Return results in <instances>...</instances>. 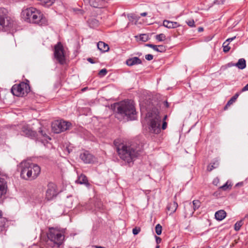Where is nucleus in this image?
I'll return each mask as SVG.
<instances>
[{
	"label": "nucleus",
	"mask_w": 248,
	"mask_h": 248,
	"mask_svg": "<svg viewBox=\"0 0 248 248\" xmlns=\"http://www.w3.org/2000/svg\"><path fill=\"white\" fill-rule=\"evenodd\" d=\"M30 91L29 85L25 82H21L19 84L14 85L12 89V93L17 96H23L27 94Z\"/></svg>",
	"instance_id": "obj_8"
},
{
	"label": "nucleus",
	"mask_w": 248,
	"mask_h": 248,
	"mask_svg": "<svg viewBox=\"0 0 248 248\" xmlns=\"http://www.w3.org/2000/svg\"><path fill=\"white\" fill-rule=\"evenodd\" d=\"M146 46L153 48L154 50L157 52H163L166 51L165 46L163 45L156 46L155 45L148 44H146Z\"/></svg>",
	"instance_id": "obj_18"
},
{
	"label": "nucleus",
	"mask_w": 248,
	"mask_h": 248,
	"mask_svg": "<svg viewBox=\"0 0 248 248\" xmlns=\"http://www.w3.org/2000/svg\"><path fill=\"white\" fill-rule=\"evenodd\" d=\"M142 63L141 60L137 57H132L128 59L125 63L129 66H132L135 65L140 64Z\"/></svg>",
	"instance_id": "obj_16"
},
{
	"label": "nucleus",
	"mask_w": 248,
	"mask_h": 248,
	"mask_svg": "<svg viewBox=\"0 0 248 248\" xmlns=\"http://www.w3.org/2000/svg\"><path fill=\"white\" fill-rule=\"evenodd\" d=\"M155 38L158 41H163L166 39V36L163 33H160L156 35Z\"/></svg>",
	"instance_id": "obj_29"
},
{
	"label": "nucleus",
	"mask_w": 248,
	"mask_h": 248,
	"mask_svg": "<svg viewBox=\"0 0 248 248\" xmlns=\"http://www.w3.org/2000/svg\"><path fill=\"white\" fill-rule=\"evenodd\" d=\"M140 228L136 227V228L133 229L132 232L134 235H137L140 232Z\"/></svg>",
	"instance_id": "obj_36"
},
{
	"label": "nucleus",
	"mask_w": 248,
	"mask_h": 248,
	"mask_svg": "<svg viewBox=\"0 0 248 248\" xmlns=\"http://www.w3.org/2000/svg\"><path fill=\"white\" fill-rule=\"evenodd\" d=\"M210 248V247H208V248Z\"/></svg>",
	"instance_id": "obj_59"
},
{
	"label": "nucleus",
	"mask_w": 248,
	"mask_h": 248,
	"mask_svg": "<svg viewBox=\"0 0 248 248\" xmlns=\"http://www.w3.org/2000/svg\"><path fill=\"white\" fill-rule=\"evenodd\" d=\"M167 115L164 116V117L163 119V121H166V119H167Z\"/></svg>",
	"instance_id": "obj_52"
},
{
	"label": "nucleus",
	"mask_w": 248,
	"mask_h": 248,
	"mask_svg": "<svg viewBox=\"0 0 248 248\" xmlns=\"http://www.w3.org/2000/svg\"><path fill=\"white\" fill-rule=\"evenodd\" d=\"M21 16L24 21L29 23L40 25L46 23V19L41 12L33 7H30L22 10Z\"/></svg>",
	"instance_id": "obj_2"
},
{
	"label": "nucleus",
	"mask_w": 248,
	"mask_h": 248,
	"mask_svg": "<svg viewBox=\"0 0 248 248\" xmlns=\"http://www.w3.org/2000/svg\"><path fill=\"white\" fill-rule=\"evenodd\" d=\"M58 193L56 185L53 183H48L46 191V198L48 201L51 200L56 197Z\"/></svg>",
	"instance_id": "obj_11"
},
{
	"label": "nucleus",
	"mask_w": 248,
	"mask_h": 248,
	"mask_svg": "<svg viewBox=\"0 0 248 248\" xmlns=\"http://www.w3.org/2000/svg\"><path fill=\"white\" fill-rule=\"evenodd\" d=\"M55 1V0H41L40 3L44 6L48 7L51 6Z\"/></svg>",
	"instance_id": "obj_25"
},
{
	"label": "nucleus",
	"mask_w": 248,
	"mask_h": 248,
	"mask_svg": "<svg viewBox=\"0 0 248 248\" xmlns=\"http://www.w3.org/2000/svg\"><path fill=\"white\" fill-rule=\"evenodd\" d=\"M147 13H146V12H143V13H142L140 14V16H147Z\"/></svg>",
	"instance_id": "obj_46"
},
{
	"label": "nucleus",
	"mask_w": 248,
	"mask_h": 248,
	"mask_svg": "<svg viewBox=\"0 0 248 248\" xmlns=\"http://www.w3.org/2000/svg\"><path fill=\"white\" fill-rule=\"evenodd\" d=\"M76 182L80 184L89 185L87 177L83 174H81L78 176V179L76 180Z\"/></svg>",
	"instance_id": "obj_22"
},
{
	"label": "nucleus",
	"mask_w": 248,
	"mask_h": 248,
	"mask_svg": "<svg viewBox=\"0 0 248 248\" xmlns=\"http://www.w3.org/2000/svg\"><path fill=\"white\" fill-rule=\"evenodd\" d=\"M96 248H105L104 247H101V246H95Z\"/></svg>",
	"instance_id": "obj_53"
},
{
	"label": "nucleus",
	"mask_w": 248,
	"mask_h": 248,
	"mask_svg": "<svg viewBox=\"0 0 248 248\" xmlns=\"http://www.w3.org/2000/svg\"><path fill=\"white\" fill-rule=\"evenodd\" d=\"M87 61H88V62H91V63H94V61H93V60L92 58H88V59H87Z\"/></svg>",
	"instance_id": "obj_44"
},
{
	"label": "nucleus",
	"mask_w": 248,
	"mask_h": 248,
	"mask_svg": "<svg viewBox=\"0 0 248 248\" xmlns=\"http://www.w3.org/2000/svg\"><path fill=\"white\" fill-rule=\"evenodd\" d=\"M222 46L223 47V51L225 53L230 50L231 47L229 46V43H227V42H224Z\"/></svg>",
	"instance_id": "obj_33"
},
{
	"label": "nucleus",
	"mask_w": 248,
	"mask_h": 248,
	"mask_svg": "<svg viewBox=\"0 0 248 248\" xmlns=\"http://www.w3.org/2000/svg\"><path fill=\"white\" fill-rule=\"evenodd\" d=\"M163 25L168 29H174L180 26L179 23L170 21L168 20H164L163 21Z\"/></svg>",
	"instance_id": "obj_17"
},
{
	"label": "nucleus",
	"mask_w": 248,
	"mask_h": 248,
	"mask_svg": "<svg viewBox=\"0 0 248 248\" xmlns=\"http://www.w3.org/2000/svg\"><path fill=\"white\" fill-rule=\"evenodd\" d=\"M162 226L160 224H158L156 225L155 228V232L157 235H160L162 232Z\"/></svg>",
	"instance_id": "obj_32"
},
{
	"label": "nucleus",
	"mask_w": 248,
	"mask_h": 248,
	"mask_svg": "<svg viewBox=\"0 0 248 248\" xmlns=\"http://www.w3.org/2000/svg\"><path fill=\"white\" fill-rule=\"evenodd\" d=\"M54 57L58 62L63 64L65 62L63 47L61 42H58L54 46Z\"/></svg>",
	"instance_id": "obj_10"
},
{
	"label": "nucleus",
	"mask_w": 248,
	"mask_h": 248,
	"mask_svg": "<svg viewBox=\"0 0 248 248\" xmlns=\"http://www.w3.org/2000/svg\"><path fill=\"white\" fill-rule=\"evenodd\" d=\"M80 158L85 163H92L95 160L94 156L87 151H85L80 154Z\"/></svg>",
	"instance_id": "obj_13"
},
{
	"label": "nucleus",
	"mask_w": 248,
	"mask_h": 248,
	"mask_svg": "<svg viewBox=\"0 0 248 248\" xmlns=\"http://www.w3.org/2000/svg\"><path fill=\"white\" fill-rule=\"evenodd\" d=\"M107 73V70L106 69H101L98 74L99 75V76L100 77H103L104 76H105Z\"/></svg>",
	"instance_id": "obj_35"
},
{
	"label": "nucleus",
	"mask_w": 248,
	"mask_h": 248,
	"mask_svg": "<svg viewBox=\"0 0 248 248\" xmlns=\"http://www.w3.org/2000/svg\"><path fill=\"white\" fill-rule=\"evenodd\" d=\"M167 123L166 121H163L162 125V129L164 130L167 128Z\"/></svg>",
	"instance_id": "obj_39"
},
{
	"label": "nucleus",
	"mask_w": 248,
	"mask_h": 248,
	"mask_svg": "<svg viewBox=\"0 0 248 248\" xmlns=\"http://www.w3.org/2000/svg\"><path fill=\"white\" fill-rule=\"evenodd\" d=\"M114 144L120 158L128 164L133 163L142 150V146L139 144L133 143L127 145L119 143L116 140Z\"/></svg>",
	"instance_id": "obj_1"
},
{
	"label": "nucleus",
	"mask_w": 248,
	"mask_h": 248,
	"mask_svg": "<svg viewBox=\"0 0 248 248\" xmlns=\"http://www.w3.org/2000/svg\"><path fill=\"white\" fill-rule=\"evenodd\" d=\"M71 123L64 121H56L52 124V130L55 133H60L69 129Z\"/></svg>",
	"instance_id": "obj_9"
},
{
	"label": "nucleus",
	"mask_w": 248,
	"mask_h": 248,
	"mask_svg": "<svg viewBox=\"0 0 248 248\" xmlns=\"http://www.w3.org/2000/svg\"><path fill=\"white\" fill-rule=\"evenodd\" d=\"M238 186H240L239 183H237V184H236V186H238Z\"/></svg>",
	"instance_id": "obj_56"
},
{
	"label": "nucleus",
	"mask_w": 248,
	"mask_h": 248,
	"mask_svg": "<svg viewBox=\"0 0 248 248\" xmlns=\"http://www.w3.org/2000/svg\"><path fill=\"white\" fill-rule=\"evenodd\" d=\"M116 117L120 119L125 118L127 120H135L136 118V111L135 107L130 101H124L117 105Z\"/></svg>",
	"instance_id": "obj_3"
},
{
	"label": "nucleus",
	"mask_w": 248,
	"mask_h": 248,
	"mask_svg": "<svg viewBox=\"0 0 248 248\" xmlns=\"http://www.w3.org/2000/svg\"><path fill=\"white\" fill-rule=\"evenodd\" d=\"M217 220V221H221L223 220L224 218H215Z\"/></svg>",
	"instance_id": "obj_51"
},
{
	"label": "nucleus",
	"mask_w": 248,
	"mask_h": 248,
	"mask_svg": "<svg viewBox=\"0 0 248 248\" xmlns=\"http://www.w3.org/2000/svg\"><path fill=\"white\" fill-rule=\"evenodd\" d=\"M153 55L152 54H147L145 55V58L148 61H151L153 59Z\"/></svg>",
	"instance_id": "obj_38"
},
{
	"label": "nucleus",
	"mask_w": 248,
	"mask_h": 248,
	"mask_svg": "<svg viewBox=\"0 0 248 248\" xmlns=\"http://www.w3.org/2000/svg\"><path fill=\"white\" fill-rule=\"evenodd\" d=\"M73 11L75 12L78 11L80 12L81 14H82V10L81 9H73Z\"/></svg>",
	"instance_id": "obj_45"
},
{
	"label": "nucleus",
	"mask_w": 248,
	"mask_h": 248,
	"mask_svg": "<svg viewBox=\"0 0 248 248\" xmlns=\"http://www.w3.org/2000/svg\"><path fill=\"white\" fill-rule=\"evenodd\" d=\"M174 198H175V199H176V196H174Z\"/></svg>",
	"instance_id": "obj_58"
},
{
	"label": "nucleus",
	"mask_w": 248,
	"mask_h": 248,
	"mask_svg": "<svg viewBox=\"0 0 248 248\" xmlns=\"http://www.w3.org/2000/svg\"><path fill=\"white\" fill-rule=\"evenodd\" d=\"M219 165L218 161L217 160L215 161L212 164H209L207 166V170L209 171H212L213 169L217 168Z\"/></svg>",
	"instance_id": "obj_26"
},
{
	"label": "nucleus",
	"mask_w": 248,
	"mask_h": 248,
	"mask_svg": "<svg viewBox=\"0 0 248 248\" xmlns=\"http://www.w3.org/2000/svg\"><path fill=\"white\" fill-rule=\"evenodd\" d=\"M103 0H90V5L94 8H100L104 5Z\"/></svg>",
	"instance_id": "obj_19"
},
{
	"label": "nucleus",
	"mask_w": 248,
	"mask_h": 248,
	"mask_svg": "<svg viewBox=\"0 0 248 248\" xmlns=\"http://www.w3.org/2000/svg\"><path fill=\"white\" fill-rule=\"evenodd\" d=\"M3 214L2 211L0 210V217H2Z\"/></svg>",
	"instance_id": "obj_54"
},
{
	"label": "nucleus",
	"mask_w": 248,
	"mask_h": 248,
	"mask_svg": "<svg viewBox=\"0 0 248 248\" xmlns=\"http://www.w3.org/2000/svg\"><path fill=\"white\" fill-rule=\"evenodd\" d=\"M178 207L177 203L174 201L172 202L169 203L167 207V213L169 216H171L174 213Z\"/></svg>",
	"instance_id": "obj_15"
},
{
	"label": "nucleus",
	"mask_w": 248,
	"mask_h": 248,
	"mask_svg": "<svg viewBox=\"0 0 248 248\" xmlns=\"http://www.w3.org/2000/svg\"><path fill=\"white\" fill-rule=\"evenodd\" d=\"M21 132L22 135L31 138H35L37 135V133L32 130L28 124H25L22 126Z\"/></svg>",
	"instance_id": "obj_12"
},
{
	"label": "nucleus",
	"mask_w": 248,
	"mask_h": 248,
	"mask_svg": "<svg viewBox=\"0 0 248 248\" xmlns=\"http://www.w3.org/2000/svg\"><path fill=\"white\" fill-rule=\"evenodd\" d=\"M235 38V36L233 37H232V38H228V39H227V40H226V41H225V42H227V43H229H229H230V42H231V41H232V40H233Z\"/></svg>",
	"instance_id": "obj_41"
},
{
	"label": "nucleus",
	"mask_w": 248,
	"mask_h": 248,
	"mask_svg": "<svg viewBox=\"0 0 248 248\" xmlns=\"http://www.w3.org/2000/svg\"><path fill=\"white\" fill-rule=\"evenodd\" d=\"M97 48L102 52H105L108 50V46L103 42L100 41L97 43Z\"/></svg>",
	"instance_id": "obj_20"
},
{
	"label": "nucleus",
	"mask_w": 248,
	"mask_h": 248,
	"mask_svg": "<svg viewBox=\"0 0 248 248\" xmlns=\"http://www.w3.org/2000/svg\"><path fill=\"white\" fill-rule=\"evenodd\" d=\"M164 105H165L166 107L168 108L169 107V104L167 101L164 102Z\"/></svg>",
	"instance_id": "obj_48"
},
{
	"label": "nucleus",
	"mask_w": 248,
	"mask_h": 248,
	"mask_svg": "<svg viewBox=\"0 0 248 248\" xmlns=\"http://www.w3.org/2000/svg\"><path fill=\"white\" fill-rule=\"evenodd\" d=\"M238 186H240L239 183H237V184H236V186H238Z\"/></svg>",
	"instance_id": "obj_57"
},
{
	"label": "nucleus",
	"mask_w": 248,
	"mask_h": 248,
	"mask_svg": "<svg viewBox=\"0 0 248 248\" xmlns=\"http://www.w3.org/2000/svg\"><path fill=\"white\" fill-rule=\"evenodd\" d=\"M152 109L151 112V119L150 124V131L155 134H158L161 131V117L159 115V112L157 108L148 106L147 110Z\"/></svg>",
	"instance_id": "obj_6"
},
{
	"label": "nucleus",
	"mask_w": 248,
	"mask_h": 248,
	"mask_svg": "<svg viewBox=\"0 0 248 248\" xmlns=\"http://www.w3.org/2000/svg\"><path fill=\"white\" fill-rule=\"evenodd\" d=\"M155 241L157 244H159L161 241V239L159 237H158L157 236H155Z\"/></svg>",
	"instance_id": "obj_40"
},
{
	"label": "nucleus",
	"mask_w": 248,
	"mask_h": 248,
	"mask_svg": "<svg viewBox=\"0 0 248 248\" xmlns=\"http://www.w3.org/2000/svg\"><path fill=\"white\" fill-rule=\"evenodd\" d=\"M192 203L193 210L195 211L200 206L201 202L199 200H194Z\"/></svg>",
	"instance_id": "obj_30"
},
{
	"label": "nucleus",
	"mask_w": 248,
	"mask_h": 248,
	"mask_svg": "<svg viewBox=\"0 0 248 248\" xmlns=\"http://www.w3.org/2000/svg\"><path fill=\"white\" fill-rule=\"evenodd\" d=\"M21 178L25 180H33L35 179L41 171L40 167L30 161H22L19 166Z\"/></svg>",
	"instance_id": "obj_4"
},
{
	"label": "nucleus",
	"mask_w": 248,
	"mask_h": 248,
	"mask_svg": "<svg viewBox=\"0 0 248 248\" xmlns=\"http://www.w3.org/2000/svg\"><path fill=\"white\" fill-rule=\"evenodd\" d=\"M84 2L85 3H90V0H84Z\"/></svg>",
	"instance_id": "obj_50"
},
{
	"label": "nucleus",
	"mask_w": 248,
	"mask_h": 248,
	"mask_svg": "<svg viewBox=\"0 0 248 248\" xmlns=\"http://www.w3.org/2000/svg\"><path fill=\"white\" fill-rule=\"evenodd\" d=\"M235 63H232V62H230V63H228V66H235Z\"/></svg>",
	"instance_id": "obj_47"
},
{
	"label": "nucleus",
	"mask_w": 248,
	"mask_h": 248,
	"mask_svg": "<svg viewBox=\"0 0 248 248\" xmlns=\"http://www.w3.org/2000/svg\"><path fill=\"white\" fill-rule=\"evenodd\" d=\"M186 23L190 27H194L195 26V22L193 19L186 21Z\"/></svg>",
	"instance_id": "obj_34"
},
{
	"label": "nucleus",
	"mask_w": 248,
	"mask_h": 248,
	"mask_svg": "<svg viewBox=\"0 0 248 248\" xmlns=\"http://www.w3.org/2000/svg\"><path fill=\"white\" fill-rule=\"evenodd\" d=\"M38 135H39L44 138H48V136L46 135V134L45 132H44L43 130L41 128H39V130L38 131V134L37 133V135H36V137H35L34 138H37V139H38V137H37L38 136Z\"/></svg>",
	"instance_id": "obj_31"
},
{
	"label": "nucleus",
	"mask_w": 248,
	"mask_h": 248,
	"mask_svg": "<svg viewBox=\"0 0 248 248\" xmlns=\"http://www.w3.org/2000/svg\"><path fill=\"white\" fill-rule=\"evenodd\" d=\"M231 186L230 185H228V182H226L224 185L220 186V188L223 190H226L227 188L229 187V186Z\"/></svg>",
	"instance_id": "obj_37"
},
{
	"label": "nucleus",
	"mask_w": 248,
	"mask_h": 248,
	"mask_svg": "<svg viewBox=\"0 0 248 248\" xmlns=\"http://www.w3.org/2000/svg\"><path fill=\"white\" fill-rule=\"evenodd\" d=\"M47 237L48 240L47 243L48 245L51 247L59 246L62 244L64 239L63 231L54 228H50L49 231L47 233Z\"/></svg>",
	"instance_id": "obj_5"
},
{
	"label": "nucleus",
	"mask_w": 248,
	"mask_h": 248,
	"mask_svg": "<svg viewBox=\"0 0 248 248\" xmlns=\"http://www.w3.org/2000/svg\"><path fill=\"white\" fill-rule=\"evenodd\" d=\"M140 39L143 41H145L147 40L146 35L145 34H143L142 36H141Z\"/></svg>",
	"instance_id": "obj_42"
},
{
	"label": "nucleus",
	"mask_w": 248,
	"mask_h": 248,
	"mask_svg": "<svg viewBox=\"0 0 248 248\" xmlns=\"http://www.w3.org/2000/svg\"><path fill=\"white\" fill-rule=\"evenodd\" d=\"M73 198L72 196H68L64 201V205L68 208H72L73 204Z\"/></svg>",
	"instance_id": "obj_24"
},
{
	"label": "nucleus",
	"mask_w": 248,
	"mask_h": 248,
	"mask_svg": "<svg viewBox=\"0 0 248 248\" xmlns=\"http://www.w3.org/2000/svg\"><path fill=\"white\" fill-rule=\"evenodd\" d=\"M243 92L248 91V83L243 88L242 90Z\"/></svg>",
	"instance_id": "obj_43"
},
{
	"label": "nucleus",
	"mask_w": 248,
	"mask_h": 248,
	"mask_svg": "<svg viewBox=\"0 0 248 248\" xmlns=\"http://www.w3.org/2000/svg\"><path fill=\"white\" fill-rule=\"evenodd\" d=\"M227 213L224 210H220L215 214V217H226Z\"/></svg>",
	"instance_id": "obj_27"
},
{
	"label": "nucleus",
	"mask_w": 248,
	"mask_h": 248,
	"mask_svg": "<svg viewBox=\"0 0 248 248\" xmlns=\"http://www.w3.org/2000/svg\"><path fill=\"white\" fill-rule=\"evenodd\" d=\"M155 248H159V246H157Z\"/></svg>",
	"instance_id": "obj_55"
},
{
	"label": "nucleus",
	"mask_w": 248,
	"mask_h": 248,
	"mask_svg": "<svg viewBox=\"0 0 248 248\" xmlns=\"http://www.w3.org/2000/svg\"><path fill=\"white\" fill-rule=\"evenodd\" d=\"M239 93H235L227 102V104L224 107V109H226L228 107L232 105L234 102H235L237 98L238 97Z\"/></svg>",
	"instance_id": "obj_23"
},
{
	"label": "nucleus",
	"mask_w": 248,
	"mask_h": 248,
	"mask_svg": "<svg viewBox=\"0 0 248 248\" xmlns=\"http://www.w3.org/2000/svg\"><path fill=\"white\" fill-rule=\"evenodd\" d=\"M235 66L239 69H244L246 67V60L244 58L239 59L238 62L235 63Z\"/></svg>",
	"instance_id": "obj_21"
},
{
	"label": "nucleus",
	"mask_w": 248,
	"mask_h": 248,
	"mask_svg": "<svg viewBox=\"0 0 248 248\" xmlns=\"http://www.w3.org/2000/svg\"><path fill=\"white\" fill-rule=\"evenodd\" d=\"M203 29L202 27H199L198 28V31L199 32H201V31H203Z\"/></svg>",
	"instance_id": "obj_49"
},
{
	"label": "nucleus",
	"mask_w": 248,
	"mask_h": 248,
	"mask_svg": "<svg viewBox=\"0 0 248 248\" xmlns=\"http://www.w3.org/2000/svg\"><path fill=\"white\" fill-rule=\"evenodd\" d=\"M243 224V220L242 219L237 221L234 225V230L236 231H238L240 230L241 227Z\"/></svg>",
	"instance_id": "obj_28"
},
{
	"label": "nucleus",
	"mask_w": 248,
	"mask_h": 248,
	"mask_svg": "<svg viewBox=\"0 0 248 248\" xmlns=\"http://www.w3.org/2000/svg\"><path fill=\"white\" fill-rule=\"evenodd\" d=\"M7 184L5 177L0 176V198L7 192Z\"/></svg>",
	"instance_id": "obj_14"
},
{
	"label": "nucleus",
	"mask_w": 248,
	"mask_h": 248,
	"mask_svg": "<svg viewBox=\"0 0 248 248\" xmlns=\"http://www.w3.org/2000/svg\"><path fill=\"white\" fill-rule=\"evenodd\" d=\"M14 21L8 16V11L4 8H0V29L10 31L13 28Z\"/></svg>",
	"instance_id": "obj_7"
}]
</instances>
